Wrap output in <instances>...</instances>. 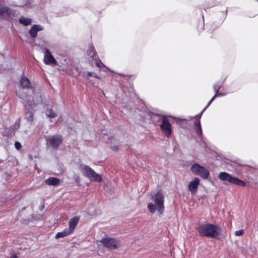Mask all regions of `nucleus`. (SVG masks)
Listing matches in <instances>:
<instances>
[{
  "mask_svg": "<svg viewBox=\"0 0 258 258\" xmlns=\"http://www.w3.org/2000/svg\"><path fill=\"white\" fill-rule=\"evenodd\" d=\"M11 10L8 7H2L0 6V16L4 15L9 16L11 14Z\"/></svg>",
  "mask_w": 258,
  "mask_h": 258,
  "instance_id": "obj_22",
  "label": "nucleus"
},
{
  "mask_svg": "<svg viewBox=\"0 0 258 258\" xmlns=\"http://www.w3.org/2000/svg\"><path fill=\"white\" fill-rule=\"evenodd\" d=\"M160 128L167 137H169L172 133L171 124L166 117L163 118Z\"/></svg>",
  "mask_w": 258,
  "mask_h": 258,
  "instance_id": "obj_9",
  "label": "nucleus"
},
{
  "mask_svg": "<svg viewBox=\"0 0 258 258\" xmlns=\"http://www.w3.org/2000/svg\"><path fill=\"white\" fill-rule=\"evenodd\" d=\"M87 55L89 56L92 59H90V61L91 62L93 61L94 60L98 58V56L95 51V48L93 46H90L87 50Z\"/></svg>",
  "mask_w": 258,
  "mask_h": 258,
  "instance_id": "obj_16",
  "label": "nucleus"
},
{
  "mask_svg": "<svg viewBox=\"0 0 258 258\" xmlns=\"http://www.w3.org/2000/svg\"><path fill=\"white\" fill-rule=\"evenodd\" d=\"M62 137L60 135L48 136L46 138V144L48 147L53 149H57L62 142Z\"/></svg>",
  "mask_w": 258,
  "mask_h": 258,
  "instance_id": "obj_7",
  "label": "nucleus"
},
{
  "mask_svg": "<svg viewBox=\"0 0 258 258\" xmlns=\"http://www.w3.org/2000/svg\"><path fill=\"white\" fill-rule=\"evenodd\" d=\"M205 108L202 110V111L199 114L195 115L194 117H191L190 118H195L196 119V120H200V118L201 117V116L204 112V111L205 110Z\"/></svg>",
  "mask_w": 258,
  "mask_h": 258,
  "instance_id": "obj_27",
  "label": "nucleus"
},
{
  "mask_svg": "<svg viewBox=\"0 0 258 258\" xmlns=\"http://www.w3.org/2000/svg\"><path fill=\"white\" fill-rule=\"evenodd\" d=\"M71 232L68 230V228L64 229L62 231L58 232L56 235L55 237L56 239H58L59 238L64 237L68 235H69Z\"/></svg>",
  "mask_w": 258,
  "mask_h": 258,
  "instance_id": "obj_23",
  "label": "nucleus"
},
{
  "mask_svg": "<svg viewBox=\"0 0 258 258\" xmlns=\"http://www.w3.org/2000/svg\"><path fill=\"white\" fill-rule=\"evenodd\" d=\"M213 89H214V92L215 93V94L214 95L216 96L217 94H219V91L220 89L217 88H215L214 87H213Z\"/></svg>",
  "mask_w": 258,
  "mask_h": 258,
  "instance_id": "obj_33",
  "label": "nucleus"
},
{
  "mask_svg": "<svg viewBox=\"0 0 258 258\" xmlns=\"http://www.w3.org/2000/svg\"><path fill=\"white\" fill-rule=\"evenodd\" d=\"M217 97V96H216V95H214L213 97L211 99L210 101L208 102L207 106L205 107V109H206L208 106L211 104V103L215 99V98Z\"/></svg>",
  "mask_w": 258,
  "mask_h": 258,
  "instance_id": "obj_30",
  "label": "nucleus"
},
{
  "mask_svg": "<svg viewBox=\"0 0 258 258\" xmlns=\"http://www.w3.org/2000/svg\"><path fill=\"white\" fill-rule=\"evenodd\" d=\"M191 170L194 174L200 176L203 179H207L210 174L208 169L197 163L191 166Z\"/></svg>",
  "mask_w": 258,
  "mask_h": 258,
  "instance_id": "obj_6",
  "label": "nucleus"
},
{
  "mask_svg": "<svg viewBox=\"0 0 258 258\" xmlns=\"http://www.w3.org/2000/svg\"><path fill=\"white\" fill-rule=\"evenodd\" d=\"M110 143L111 144V148L113 150H116L118 148L119 141L114 138L109 139Z\"/></svg>",
  "mask_w": 258,
  "mask_h": 258,
  "instance_id": "obj_21",
  "label": "nucleus"
},
{
  "mask_svg": "<svg viewBox=\"0 0 258 258\" xmlns=\"http://www.w3.org/2000/svg\"><path fill=\"white\" fill-rule=\"evenodd\" d=\"M234 91H228L227 93L219 92V94H217L216 96H217V97H223L226 95L228 93H232Z\"/></svg>",
  "mask_w": 258,
  "mask_h": 258,
  "instance_id": "obj_29",
  "label": "nucleus"
},
{
  "mask_svg": "<svg viewBox=\"0 0 258 258\" xmlns=\"http://www.w3.org/2000/svg\"><path fill=\"white\" fill-rule=\"evenodd\" d=\"M91 64L92 66L95 64L96 67H97L100 69L105 68V70H104L103 71L105 72L107 71V70L110 71L109 69L106 67L104 65V64L99 59L98 57L96 59L94 60L93 61L91 62Z\"/></svg>",
  "mask_w": 258,
  "mask_h": 258,
  "instance_id": "obj_17",
  "label": "nucleus"
},
{
  "mask_svg": "<svg viewBox=\"0 0 258 258\" xmlns=\"http://www.w3.org/2000/svg\"><path fill=\"white\" fill-rule=\"evenodd\" d=\"M32 22V19L27 17H22L19 19V22L25 26L30 25Z\"/></svg>",
  "mask_w": 258,
  "mask_h": 258,
  "instance_id": "obj_24",
  "label": "nucleus"
},
{
  "mask_svg": "<svg viewBox=\"0 0 258 258\" xmlns=\"http://www.w3.org/2000/svg\"><path fill=\"white\" fill-rule=\"evenodd\" d=\"M40 98H38L36 99V100H34L35 104H33L32 106L31 107L30 106H28L25 105L26 108L28 110V111L25 114V117L26 119H27V120L31 122V123H32L33 120V113L32 112L33 107H34L39 101H40Z\"/></svg>",
  "mask_w": 258,
  "mask_h": 258,
  "instance_id": "obj_11",
  "label": "nucleus"
},
{
  "mask_svg": "<svg viewBox=\"0 0 258 258\" xmlns=\"http://www.w3.org/2000/svg\"><path fill=\"white\" fill-rule=\"evenodd\" d=\"M149 116H150L151 121L154 124H156L158 122L160 121V120L162 121L163 118L165 117V116H162L160 114L153 112L149 113Z\"/></svg>",
  "mask_w": 258,
  "mask_h": 258,
  "instance_id": "obj_15",
  "label": "nucleus"
},
{
  "mask_svg": "<svg viewBox=\"0 0 258 258\" xmlns=\"http://www.w3.org/2000/svg\"><path fill=\"white\" fill-rule=\"evenodd\" d=\"M43 30V27L42 26L35 24L33 25L29 30V34L31 37L35 38L37 36L38 32Z\"/></svg>",
  "mask_w": 258,
  "mask_h": 258,
  "instance_id": "obj_13",
  "label": "nucleus"
},
{
  "mask_svg": "<svg viewBox=\"0 0 258 258\" xmlns=\"http://www.w3.org/2000/svg\"><path fill=\"white\" fill-rule=\"evenodd\" d=\"M21 89L17 92V95L22 99V102L25 106H32L34 104V97L35 95L31 96L27 93H32L33 94V88L31 84L30 80L25 77H22L20 81Z\"/></svg>",
  "mask_w": 258,
  "mask_h": 258,
  "instance_id": "obj_1",
  "label": "nucleus"
},
{
  "mask_svg": "<svg viewBox=\"0 0 258 258\" xmlns=\"http://www.w3.org/2000/svg\"><path fill=\"white\" fill-rule=\"evenodd\" d=\"M15 148L17 150H20L21 147H22V146H21V144L20 142H16L15 143Z\"/></svg>",
  "mask_w": 258,
  "mask_h": 258,
  "instance_id": "obj_31",
  "label": "nucleus"
},
{
  "mask_svg": "<svg viewBox=\"0 0 258 258\" xmlns=\"http://www.w3.org/2000/svg\"><path fill=\"white\" fill-rule=\"evenodd\" d=\"M243 230H242V229L235 231L234 232L235 235L237 236H241L243 234Z\"/></svg>",
  "mask_w": 258,
  "mask_h": 258,
  "instance_id": "obj_28",
  "label": "nucleus"
},
{
  "mask_svg": "<svg viewBox=\"0 0 258 258\" xmlns=\"http://www.w3.org/2000/svg\"><path fill=\"white\" fill-rule=\"evenodd\" d=\"M20 126V122L19 121L16 122L14 125V127L15 130L18 129Z\"/></svg>",
  "mask_w": 258,
  "mask_h": 258,
  "instance_id": "obj_32",
  "label": "nucleus"
},
{
  "mask_svg": "<svg viewBox=\"0 0 258 258\" xmlns=\"http://www.w3.org/2000/svg\"><path fill=\"white\" fill-rule=\"evenodd\" d=\"M79 218L77 216L73 217L70 220V221L69 222V227L68 228V230L71 233H72L73 231V230H74V229L77 225V224L79 222Z\"/></svg>",
  "mask_w": 258,
  "mask_h": 258,
  "instance_id": "obj_14",
  "label": "nucleus"
},
{
  "mask_svg": "<svg viewBox=\"0 0 258 258\" xmlns=\"http://www.w3.org/2000/svg\"><path fill=\"white\" fill-rule=\"evenodd\" d=\"M218 177L223 181H227L230 183L235 184L236 185L245 186L246 183L244 181L237 178L232 176L231 174L226 172H221L219 173Z\"/></svg>",
  "mask_w": 258,
  "mask_h": 258,
  "instance_id": "obj_5",
  "label": "nucleus"
},
{
  "mask_svg": "<svg viewBox=\"0 0 258 258\" xmlns=\"http://www.w3.org/2000/svg\"><path fill=\"white\" fill-rule=\"evenodd\" d=\"M223 83H224V80L223 81H218L213 85V87L220 89L222 88V87L223 86Z\"/></svg>",
  "mask_w": 258,
  "mask_h": 258,
  "instance_id": "obj_25",
  "label": "nucleus"
},
{
  "mask_svg": "<svg viewBox=\"0 0 258 258\" xmlns=\"http://www.w3.org/2000/svg\"><path fill=\"white\" fill-rule=\"evenodd\" d=\"M194 126L196 134L198 136H201L202 135V130L200 120H196L194 122Z\"/></svg>",
  "mask_w": 258,
  "mask_h": 258,
  "instance_id": "obj_19",
  "label": "nucleus"
},
{
  "mask_svg": "<svg viewBox=\"0 0 258 258\" xmlns=\"http://www.w3.org/2000/svg\"><path fill=\"white\" fill-rule=\"evenodd\" d=\"M46 115L49 118H53L57 116L56 113L52 109V106L49 105L46 110Z\"/></svg>",
  "mask_w": 258,
  "mask_h": 258,
  "instance_id": "obj_20",
  "label": "nucleus"
},
{
  "mask_svg": "<svg viewBox=\"0 0 258 258\" xmlns=\"http://www.w3.org/2000/svg\"><path fill=\"white\" fill-rule=\"evenodd\" d=\"M11 258H17V256L16 254H14L12 255Z\"/></svg>",
  "mask_w": 258,
  "mask_h": 258,
  "instance_id": "obj_34",
  "label": "nucleus"
},
{
  "mask_svg": "<svg viewBox=\"0 0 258 258\" xmlns=\"http://www.w3.org/2000/svg\"><path fill=\"white\" fill-rule=\"evenodd\" d=\"M44 62L45 64H56L57 61L53 57V56L50 53V51L48 49H44Z\"/></svg>",
  "mask_w": 258,
  "mask_h": 258,
  "instance_id": "obj_10",
  "label": "nucleus"
},
{
  "mask_svg": "<svg viewBox=\"0 0 258 258\" xmlns=\"http://www.w3.org/2000/svg\"><path fill=\"white\" fill-rule=\"evenodd\" d=\"M79 169L84 176L88 178L91 181L101 182L102 180L101 175L96 173L88 166L80 165Z\"/></svg>",
  "mask_w": 258,
  "mask_h": 258,
  "instance_id": "obj_4",
  "label": "nucleus"
},
{
  "mask_svg": "<svg viewBox=\"0 0 258 258\" xmlns=\"http://www.w3.org/2000/svg\"><path fill=\"white\" fill-rule=\"evenodd\" d=\"M100 242L110 249H115L118 247V241L113 238L106 237L103 238L100 240Z\"/></svg>",
  "mask_w": 258,
  "mask_h": 258,
  "instance_id": "obj_8",
  "label": "nucleus"
},
{
  "mask_svg": "<svg viewBox=\"0 0 258 258\" xmlns=\"http://www.w3.org/2000/svg\"><path fill=\"white\" fill-rule=\"evenodd\" d=\"M197 230L201 236L214 238L219 235V228L214 224H204L200 225Z\"/></svg>",
  "mask_w": 258,
  "mask_h": 258,
  "instance_id": "obj_3",
  "label": "nucleus"
},
{
  "mask_svg": "<svg viewBox=\"0 0 258 258\" xmlns=\"http://www.w3.org/2000/svg\"><path fill=\"white\" fill-rule=\"evenodd\" d=\"M87 75L89 77H94L95 78H97L98 79H101V78L100 77V76H98L97 74H96L94 72H88L87 73Z\"/></svg>",
  "mask_w": 258,
  "mask_h": 258,
  "instance_id": "obj_26",
  "label": "nucleus"
},
{
  "mask_svg": "<svg viewBox=\"0 0 258 258\" xmlns=\"http://www.w3.org/2000/svg\"><path fill=\"white\" fill-rule=\"evenodd\" d=\"M199 184L200 179L198 177H195L192 181L189 183L188 189L191 191L192 194H195L197 192Z\"/></svg>",
  "mask_w": 258,
  "mask_h": 258,
  "instance_id": "obj_12",
  "label": "nucleus"
},
{
  "mask_svg": "<svg viewBox=\"0 0 258 258\" xmlns=\"http://www.w3.org/2000/svg\"><path fill=\"white\" fill-rule=\"evenodd\" d=\"M45 182L49 185L56 186L59 184V180L56 177H49L45 180Z\"/></svg>",
  "mask_w": 258,
  "mask_h": 258,
  "instance_id": "obj_18",
  "label": "nucleus"
},
{
  "mask_svg": "<svg viewBox=\"0 0 258 258\" xmlns=\"http://www.w3.org/2000/svg\"><path fill=\"white\" fill-rule=\"evenodd\" d=\"M152 198L155 204L149 203L148 205V210L151 213H154L157 210L159 215L162 214L164 209V196L163 194L161 191H158L156 194L152 196Z\"/></svg>",
  "mask_w": 258,
  "mask_h": 258,
  "instance_id": "obj_2",
  "label": "nucleus"
}]
</instances>
